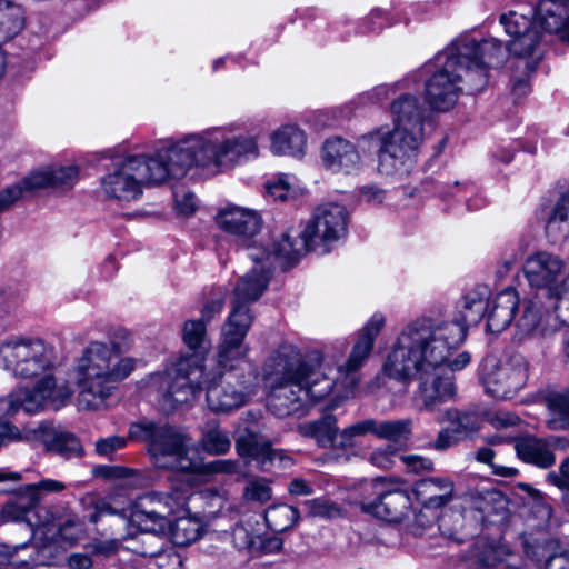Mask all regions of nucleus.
Segmentation results:
<instances>
[{"label":"nucleus","instance_id":"obj_1","mask_svg":"<svg viewBox=\"0 0 569 569\" xmlns=\"http://www.w3.org/2000/svg\"><path fill=\"white\" fill-rule=\"evenodd\" d=\"M250 136H228L219 129L192 133L158 149L152 156L134 154L118 161L101 179L102 193L118 202L139 199L143 188L184 178L192 168L217 173L258 157Z\"/></svg>","mask_w":569,"mask_h":569},{"label":"nucleus","instance_id":"obj_2","mask_svg":"<svg viewBox=\"0 0 569 569\" xmlns=\"http://www.w3.org/2000/svg\"><path fill=\"white\" fill-rule=\"evenodd\" d=\"M463 343V330L456 323L415 320L399 333L383 363V372L397 380L418 376L415 403L419 410L435 411L455 399L452 372L470 362L467 351L451 358Z\"/></svg>","mask_w":569,"mask_h":569},{"label":"nucleus","instance_id":"obj_3","mask_svg":"<svg viewBox=\"0 0 569 569\" xmlns=\"http://www.w3.org/2000/svg\"><path fill=\"white\" fill-rule=\"evenodd\" d=\"M505 51L498 39H456L437 56L441 67L427 80L426 100L435 111L453 108L462 92L476 93L488 83L489 70L503 63Z\"/></svg>","mask_w":569,"mask_h":569},{"label":"nucleus","instance_id":"obj_4","mask_svg":"<svg viewBox=\"0 0 569 569\" xmlns=\"http://www.w3.org/2000/svg\"><path fill=\"white\" fill-rule=\"evenodd\" d=\"M3 368L14 377L33 379L32 389H18L0 399V417L13 416L19 410L33 413L51 403L54 408L71 397L66 388H58L53 376L57 356L54 347L38 337H18L0 345Z\"/></svg>","mask_w":569,"mask_h":569},{"label":"nucleus","instance_id":"obj_5","mask_svg":"<svg viewBox=\"0 0 569 569\" xmlns=\"http://www.w3.org/2000/svg\"><path fill=\"white\" fill-rule=\"evenodd\" d=\"M268 407L278 417L296 413L328 396L338 380L312 369L292 346H281L263 365Z\"/></svg>","mask_w":569,"mask_h":569},{"label":"nucleus","instance_id":"obj_6","mask_svg":"<svg viewBox=\"0 0 569 569\" xmlns=\"http://www.w3.org/2000/svg\"><path fill=\"white\" fill-rule=\"evenodd\" d=\"M393 130L380 127L358 139L363 152H376L378 170L387 176L407 170L417 157L425 139V126L430 116L419 98L405 93L390 106Z\"/></svg>","mask_w":569,"mask_h":569},{"label":"nucleus","instance_id":"obj_7","mask_svg":"<svg viewBox=\"0 0 569 569\" xmlns=\"http://www.w3.org/2000/svg\"><path fill=\"white\" fill-rule=\"evenodd\" d=\"M500 23L509 36L505 51L517 60V68L523 77H529L542 59L541 29L555 33L559 39L569 40V0H540L538 7H530L527 12L510 10L500 16Z\"/></svg>","mask_w":569,"mask_h":569},{"label":"nucleus","instance_id":"obj_8","mask_svg":"<svg viewBox=\"0 0 569 569\" xmlns=\"http://www.w3.org/2000/svg\"><path fill=\"white\" fill-rule=\"evenodd\" d=\"M136 366L137 360L124 356L118 343L90 341L72 368L79 407L91 411L106 409L118 383L128 378Z\"/></svg>","mask_w":569,"mask_h":569},{"label":"nucleus","instance_id":"obj_9","mask_svg":"<svg viewBox=\"0 0 569 569\" xmlns=\"http://www.w3.org/2000/svg\"><path fill=\"white\" fill-rule=\"evenodd\" d=\"M249 347L237 341L234 345H224L220 337L217 351V366L221 370L218 375L204 373L200 392L207 388V402L216 412H228L246 403L248 397L257 386V369L248 358Z\"/></svg>","mask_w":569,"mask_h":569},{"label":"nucleus","instance_id":"obj_10","mask_svg":"<svg viewBox=\"0 0 569 569\" xmlns=\"http://www.w3.org/2000/svg\"><path fill=\"white\" fill-rule=\"evenodd\" d=\"M182 338L193 352L180 356L166 372L153 377V383L170 406L186 403L196 397L201 386L208 351L206 325L202 320L186 321Z\"/></svg>","mask_w":569,"mask_h":569},{"label":"nucleus","instance_id":"obj_11","mask_svg":"<svg viewBox=\"0 0 569 569\" xmlns=\"http://www.w3.org/2000/svg\"><path fill=\"white\" fill-rule=\"evenodd\" d=\"M130 438L143 441L153 466L187 475L194 456L192 439L181 428L154 421L143 420L132 423Z\"/></svg>","mask_w":569,"mask_h":569},{"label":"nucleus","instance_id":"obj_12","mask_svg":"<svg viewBox=\"0 0 569 569\" xmlns=\"http://www.w3.org/2000/svg\"><path fill=\"white\" fill-rule=\"evenodd\" d=\"M202 499V492H191L187 488H172L167 493L152 492L140 497L129 509L130 522L141 530L139 541L143 546L151 541L160 542L159 535H164L170 528L169 516L179 511L190 513Z\"/></svg>","mask_w":569,"mask_h":569},{"label":"nucleus","instance_id":"obj_13","mask_svg":"<svg viewBox=\"0 0 569 569\" xmlns=\"http://www.w3.org/2000/svg\"><path fill=\"white\" fill-rule=\"evenodd\" d=\"M247 256L254 266L238 280L234 287L231 311L221 328L220 337L224 338V345L244 342L253 321L249 303L262 296L272 277L271 263L263 261L256 247H248Z\"/></svg>","mask_w":569,"mask_h":569},{"label":"nucleus","instance_id":"obj_14","mask_svg":"<svg viewBox=\"0 0 569 569\" xmlns=\"http://www.w3.org/2000/svg\"><path fill=\"white\" fill-rule=\"evenodd\" d=\"M523 273L531 287L547 290L557 312L558 303L568 293L566 262L552 253L539 251L526 259Z\"/></svg>","mask_w":569,"mask_h":569},{"label":"nucleus","instance_id":"obj_15","mask_svg":"<svg viewBox=\"0 0 569 569\" xmlns=\"http://www.w3.org/2000/svg\"><path fill=\"white\" fill-rule=\"evenodd\" d=\"M529 363L525 356L512 353L499 363H492L483 375V385L497 399H510L528 380Z\"/></svg>","mask_w":569,"mask_h":569},{"label":"nucleus","instance_id":"obj_16","mask_svg":"<svg viewBox=\"0 0 569 569\" xmlns=\"http://www.w3.org/2000/svg\"><path fill=\"white\" fill-rule=\"evenodd\" d=\"M348 218V211L343 206L336 202L321 203L315 209L302 230V236L307 241H311L313 247L330 246L346 236Z\"/></svg>","mask_w":569,"mask_h":569},{"label":"nucleus","instance_id":"obj_17","mask_svg":"<svg viewBox=\"0 0 569 569\" xmlns=\"http://www.w3.org/2000/svg\"><path fill=\"white\" fill-rule=\"evenodd\" d=\"M383 326L385 317L381 313H375L360 330L348 361L339 368V373L345 377L342 383L346 385V393L355 390L357 385L356 372L370 356L375 340Z\"/></svg>","mask_w":569,"mask_h":569},{"label":"nucleus","instance_id":"obj_18","mask_svg":"<svg viewBox=\"0 0 569 569\" xmlns=\"http://www.w3.org/2000/svg\"><path fill=\"white\" fill-rule=\"evenodd\" d=\"M389 483L379 480L376 485L378 498L373 501L363 502L362 509L375 517L389 522H398L408 513L411 500L407 490L401 488H389Z\"/></svg>","mask_w":569,"mask_h":569},{"label":"nucleus","instance_id":"obj_19","mask_svg":"<svg viewBox=\"0 0 569 569\" xmlns=\"http://www.w3.org/2000/svg\"><path fill=\"white\" fill-rule=\"evenodd\" d=\"M216 219L223 231L236 236L243 243L251 240L261 229V217L258 211L236 204L221 208Z\"/></svg>","mask_w":569,"mask_h":569},{"label":"nucleus","instance_id":"obj_20","mask_svg":"<svg viewBox=\"0 0 569 569\" xmlns=\"http://www.w3.org/2000/svg\"><path fill=\"white\" fill-rule=\"evenodd\" d=\"M322 160L332 172L356 174L362 169L359 150L342 138L328 139L322 148Z\"/></svg>","mask_w":569,"mask_h":569},{"label":"nucleus","instance_id":"obj_21","mask_svg":"<svg viewBox=\"0 0 569 569\" xmlns=\"http://www.w3.org/2000/svg\"><path fill=\"white\" fill-rule=\"evenodd\" d=\"M489 297V287L479 284L463 296L460 302L459 317L453 319H437L425 317L420 318L419 320L456 323L462 328L465 340L467 337V328L469 326L477 325L482 319L488 307Z\"/></svg>","mask_w":569,"mask_h":569},{"label":"nucleus","instance_id":"obj_22","mask_svg":"<svg viewBox=\"0 0 569 569\" xmlns=\"http://www.w3.org/2000/svg\"><path fill=\"white\" fill-rule=\"evenodd\" d=\"M263 261L271 263V269L274 263L282 268L291 267L310 249H313L311 241L300 233V238H292L289 232H284L273 243L272 252H268L264 248L254 246Z\"/></svg>","mask_w":569,"mask_h":569},{"label":"nucleus","instance_id":"obj_23","mask_svg":"<svg viewBox=\"0 0 569 569\" xmlns=\"http://www.w3.org/2000/svg\"><path fill=\"white\" fill-rule=\"evenodd\" d=\"M518 306L519 296L513 288L508 287L497 293L495 298L488 302L487 330L492 333H500L506 330L512 322Z\"/></svg>","mask_w":569,"mask_h":569},{"label":"nucleus","instance_id":"obj_24","mask_svg":"<svg viewBox=\"0 0 569 569\" xmlns=\"http://www.w3.org/2000/svg\"><path fill=\"white\" fill-rule=\"evenodd\" d=\"M556 440L553 437L547 440L535 436H525L516 440L515 449L518 457L525 462L539 468H549L556 461L551 448Z\"/></svg>","mask_w":569,"mask_h":569},{"label":"nucleus","instance_id":"obj_25","mask_svg":"<svg viewBox=\"0 0 569 569\" xmlns=\"http://www.w3.org/2000/svg\"><path fill=\"white\" fill-rule=\"evenodd\" d=\"M36 437L46 449L60 456H79L82 451L79 439L71 432L51 425H40L34 430Z\"/></svg>","mask_w":569,"mask_h":569},{"label":"nucleus","instance_id":"obj_26","mask_svg":"<svg viewBox=\"0 0 569 569\" xmlns=\"http://www.w3.org/2000/svg\"><path fill=\"white\" fill-rule=\"evenodd\" d=\"M415 493L427 508H440L452 499L453 482L442 477L421 479L415 485Z\"/></svg>","mask_w":569,"mask_h":569},{"label":"nucleus","instance_id":"obj_27","mask_svg":"<svg viewBox=\"0 0 569 569\" xmlns=\"http://www.w3.org/2000/svg\"><path fill=\"white\" fill-rule=\"evenodd\" d=\"M43 188H50V171L49 168L32 172L21 181L4 188L0 191V212L8 210L24 193L33 192Z\"/></svg>","mask_w":569,"mask_h":569},{"label":"nucleus","instance_id":"obj_28","mask_svg":"<svg viewBox=\"0 0 569 569\" xmlns=\"http://www.w3.org/2000/svg\"><path fill=\"white\" fill-rule=\"evenodd\" d=\"M469 505L480 513L481 521L490 520L496 516L503 518L508 511V499L496 489L470 491Z\"/></svg>","mask_w":569,"mask_h":569},{"label":"nucleus","instance_id":"obj_29","mask_svg":"<svg viewBox=\"0 0 569 569\" xmlns=\"http://www.w3.org/2000/svg\"><path fill=\"white\" fill-rule=\"evenodd\" d=\"M300 435L312 438L322 448H337L339 430L337 419L332 415H325L321 418L300 423Z\"/></svg>","mask_w":569,"mask_h":569},{"label":"nucleus","instance_id":"obj_30","mask_svg":"<svg viewBox=\"0 0 569 569\" xmlns=\"http://www.w3.org/2000/svg\"><path fill=\"white\" fill-rule=\"evenodd\" d=\"M440 425L448 423L461 439H467L480 429L481 418L477 410L447 409L439 418Z\"/></svg>","mask_w":569,"mask_h":569},{"label":"nucleus","instance_id":"obj_31","mask_svg":"<svg viewBox=\"0 0 569 569\" xmlns=\"http://www.w3.org/2000/svg\"><path fill=\"white\" fill-rule=\"evenodd\" d=\"M236 449L242 457L253 458L261 471L272 470L271 447L262 443L257 433L247 429L236 441Z\"/></svg>","mask_w":569,"mask_h":569},{"label":"nucleus","instance_id":"obj_32","mask_svg":"<svg viewBox=\"0 0 569 569\" xmlns=\"http://www.w3.org/2000/svg\"><path fill=\"white\" fill-rule=\"evenodd\" d=\"M24 26V9L10 0H0V46L19 34Z\"/></svg>","mask_w":569,"mask_h":569},{"label":"nucleus","instance_id":"obj_33","mask_svg":"<svg viewBox=\"0 0 569 569\" xmlns=\"http://www.w3.org/2000/svg\"><path fill=\"white\" fill-rule=\"evenodd\" d=\"M306 147V134L296 126H283L271 136V151L274 154H301Z\"/></svg>","mask_w":569,"mask_h":569},{"label":"nucleus","instance_id":"obj_34","mask_svg":"<svg viewBox=\"0 0 569 569\" xmlns=\"http://www.w3.org/2000/svg\"><path fill=\"white\" fill-rule=\"evenodd\" d=\"M569 216V191H559L546 213V232L552 240L560 238Z\"/></svg>","mask_w":569,"mask_h":569},{"label":"nucleus","instance_id":"obj_35","mask_svg":"<svg viewBox=\"0 0 569 569\" xmlns=\"http://www.w3.org/2000/svg\"><path fill=\"white\" fill-rule=\"evenodd\" d=\"M548 408V427L565 430L569 427V396L567 392L549 391L545 397Z\"/></svg>","mask_w":569,"mask_h":569},{"label":"nucleus","instance_id":"obj_36","mask_svg":"<svg viewBox=\"0 0 569 569\" xmlns=\"http://www.w3.org/2000/svg\"><path fill=\"white\" fill-rule=\"evenodd\" d=\"M508 553L506 547L479 539L472 547L469 559L476 568L487 569L501 562Z\"/></svg>","mask_w":569,"mask_h":569},{"label":"nucleus","instance_id":"obj_37","mask_svg":"<svg viewBox=\"0 0 569 569\" xmlns=\"http://www.w3.org/2000/svg\"><path fill=\"white\" fill-rule=\"evenodd\" d=\"M412 433V420L410 418L399 420H376L373 436L379 439L398 442L408 440Z\"/></svg>","mask_w":569,"mask_h":569},{"label":"nucleus","instance_id":"obj_38","mask_svg":"<svg viewBox=\"0 0 569 569\" xmlns=\"http://www.w3.org/2000/svg\"><path fill=\"white\" fill-rule=\"evenodd\" d=\"M172 540L178 546H188L201 535V520L189 515L181 516L174 522L170 521L169 530Z\"/></svg>","mask_w":569,"mask_h":569},{"label":"nucleus","instance_id":"obj_39","mask_svg":"<svg viewBox=\"0 0 569 569\" xmlns=\"http://www.w3.org/2000/svg\"><path fill=\"white\" fill-rule=\"evenodd\" d=\"M298 518L299 511L286 503L273 505L264 512L268 527L276 532L288 530L296 523Z\"/></svg>","mask_w":569,"mask_h":569},{"label":"nucleus","instance_id":"obj_40","mask_svg":"<svg viewBox=\"0 0 569 569\" xmlns=\"http://www.w3.org/2000/svg\"><path fill=\"white\" fill-rule=\"evenodd\" d=\"M239 467L236 461L232 460H214L210 462H204L202 459L194 457L192 460V466H190L188 470V476H211L217 473H236Z\"/></svg>","mask_w":569,"mask_h":569},{"label":"nucleus","instance_id":"obj_41","mask_svg":"<svg viewBox=\"0 0 569 569\" xmlns=\"http://www.w3.org/2000/svg\"><path fill=\"white\" fill-rule=\"evenodd\" d=\"M161 546H163V542ZM134 551L144 557H154L156 563L160 569H180L182 566L180 555L172 547H168L166 549L162 547L153 548L149 543L142 546L141 549L136 548Z\"/></svg>","mask_w":569,"mask_h":569},{"label":"nucleus","instance_id":"obj_42","mask_svg":"<svg viewBox=\"0 0 569 569\" xmlns=\"http://www.w3.org/2000/svg\"><path fill=\"white\" fill-rule=\"evenodd\" d=\"M28 496L29 492L26 490V487H20L14 498L3 507V518L11 521L24 520L28 512L37 506V503H31Z\"/></svg>","mask_w":569,"mask_h":569},{"label":"nucleus","instance_id":"obj_43","mask_svg":"<svg viewBox=\"0 0 569 569\" xmlns=\"http://www.w3.org/2000/svg\"><path fill=\"white\" fill-rule=\"evenodd\" d=\"M203 451L212 456L224 455L231 447V440L227 432L218 427L208 429L200 441Z\"/></svg>","mask_w":569,"mask_h":569},{"label":"nucleus","instance_id":"obj_44","mask_svg":"<svg viewBox=\"0 0 569 569\" xmlns=\"http://www.w3.org/2000/svg\"><path fill=\"white\" fill-rule=\"evenodd\" d=\"M375 419H365L339 431L337 449H348L356 446V439L368 433L373 435Z\"/></svg>","mask_w":569,"mask_h":569},{"label":"nucleus","instance_id":"obj_45","mask_svg":"<svg viewBox=\"0 0 569 569\" xmlns=\"http://www.w3.org/2000/svg\"><path fill=\"white\" fill-rule=\"evenodd\" d=\"M242 496L250 502L267 503L272 498L271 481L267 478H252L246 483Z\"/></svg>","mask_w":569,"mask_h":569},{"label":"nucleus","instance_id":"obj_46","mask_svg":"<svg viewBox=\"0 0 569 569\" xmlns=\"http://www.w3.org/2000/svg\"><path fill=\"white\" fill-rule=\"evenodd\" d=\"M83 533V525L76 516H69L58 525L54 540L57 542H64L73 545L78 541Z\"/></svg>","mask_w":569,"mask_h":569},{"label":"nucleus","instance_id":"obj_47","mask_svg":"<svg viewBox=\"0 0 569 569\" xmlns=\"http://www.w3.org/2000/svg\"><path fill=\"white\" fill-rule=\"evenodd\" d=\"M50 188L56 190H68L73 187L78 179V169L73 166L49 168Z\"/></svg>","mask_w":569,"mask_h":569},{"label":"nucleus","instance_id":"obj_48","mask_svg":"<svg viewBox=\"0 0 569 569\" xmlns=\"http://www.w3.org/2000/svg\"><path fill=\"white\" fill-rule=\"evenodd\" d=\"M26 490L29 492V500L31 503H39L48 493L61 492L66 489V485L61 481L53 479H43L37 483L26 485Z\"/></svg>","mask_w":569,"mask_h":569},{"label":"nucleus","instance_id":"obj_49","mask_svg":"<svg viewBox=\"0 0 569 569\" xmlns=\"http://www.w3.org/2000/svg\"><path fill=\"white\" fill-rule=\"evenodd\" d=\"M540 322V310L533 303L526 305L522 315L517 320L516 326L523 335L531 333Z\"/></svg>","mask_w":569,"mask_h":569},{"label":"nucleus","instance_id":"obj_50","mask_svg":"<svg viewBox=\"0 0 569 569\" xmlns=\"http://www.w3.org/2000/svg\"><path fill=\"white\" fill-rule=\"evenodd\" d=\"M267 193L274 200L287 201L295 191L287 176H280L266 184Z\"/></svg>","mask_w":569,"mask_h":569},{"label":"nucleus","instance_id":"obj_51","mask_svg":"<svg viewBox=\"0 0 569 569\" xmlns=\"http://www.w3.org/2000/svg\"><path fill=\"white\" fill-rule=\"evenodd\" d=\"M128 443V439L121 436H110L100 438L94 443L96 452L101 457L112 458V455L123 449Z\"/></svg>","mask_w":569,"mask_h":569},{"label":"nucleus","instance_id":"obj_52","mask_svg":"<svg viewBox=\"0 0 569 569\" xmlns=\"http://www.w3.org/2000/svg\"><path fill=\"white\" fill-rule=\"evenodd\" d=\"M461 440V437L457 435L450 426H448L438 432L436 439L428 443V448L442 452L456 446Z\"/></svg>","mask_w":569,"mask_h":569},{"label":"nucleus","instance_id":"obj_53","mask_svg":"<svg viewBox=\"0 0 569 569\" xmlns=\"http://www.w3.org/2000/svg\"><path fill=\"white\" fill-rule=\"evenodd\" d=\"M232 542L239 550L256 551L257 537L242 525H237L232 530Z\"/></svg>","mask_w":569,"mask_h":569},{"label":"nucleus","instance_id":"obj_54","mask_svg":"<svg viewBox=\"0 0 569 569\" xmlns=\"http://www.w3.org/2000/svg\"><path fill=\"white\" fill-rule=\"evenodd\" d=\"M176 208L179 213L190 216L194 213L198 207V201L194 193L187 190H177L174 192Z\"/></svg>","mask_w":569,"mask_h":569},{"label":"nucleus","instance_id":"obj_55","mask_svg":"<svg viewBox=\"0 0 569 569\" xmlns=\"http://www.w3.org/2000/svg\"><path fill=\"white\" fill-rule=\"evenodd\" d=\"M400 460L406 469L412 473L430 471L433 468V462L430 459L418 455H403L400 457Z\"/></svg>","mask_w":569,"mask_h":569},{"label":"nucleus","instance_id":"obj_56","mask_svg":"<svg viewBox=\"0 0 569 569\" xmlns=\"http://www.w3.org/2000/svg\"><path fill=\"white\" fill-rule=\"evenodd\" d=\"M306 506L309 515L312 517L330 518L338 511L333 503L322 499L306 501Z\"/></svg>","mask_w":569,"mask_h":569},{"label":"nucleus","instance_id":"obj_57","mask_svg":"<svg viewBox=\"0 0 569 569\" xmlns=\"http://www.w3.org/2000/svg\"><path fill=\"white\" fill-rule=\"evenodd\" d=\"M548 481L561 490L569 489V457L565 458L559 468V472H550L547 476Z\"/></svg>","mask_w":569,"mask_h":569},{"label":"nucleus","instance_id":"obj_58","mask_svg":"<svg viewBox=\"0 0 569 569\" xmlns=\"http://www.w3.org/2000/svg\"><path fill=\"white\" fill-rule=\"evenodd\" d=\"M282 548V540L279 537H257L256 551L263 553L278 552Z\"/></svg>","mask_w":569,"mask_h":569},{"label":"nucleus","instance_id":"obj_59","mask_svg":"<svg viewBox=\"0 0 569 569\" xmlns=\"http://www.w3.org/2000/svg\"><path fill=\"white\" fill-rule=\"evenodd\" d=\"M396 449L393 446L388 445L385 449H378L371 455V461L373 465L380 468H390L392 461L391 456Z\"/></svg>","mask_w":569,"mask_h":569},{"label":"nucleus","instance_id":"obj_60","mask_svg":"<svg viewBox=\"0 0 569 569\" xmlns=\"http://www.w3.org/2000/svg\"><path fill=\"white\" fill-rule=\"evenodd\" d=\"M101 471L106 477L133 478L134 482H140L141 479L137 471L121 467H102Z\"/></svg>","mask_w":569,"mask_h":569},{"label":"nucleus","instance_id":"obj_61","mask_svg":"<svg viewBox=\"0 0 569 569\" xmlns=\"http://www.w3.org/2000/svg\"><path fill=\"white\" fill-rule=\"evenodd\" d=\"M223 308V301L221 299H214L208 302L202 311L201 319L203 322L210 321L216 315L220 313Z\"/></svg>","mask_w":569,"mask_h":569},{"label":"nucleus","instance_id":"obj_62","mask_svg":"<svg viewBox=\"0 0 569 569\" xmlns=\"http://www.w3.org/2000/svg\"><path fill=\"white\" fill-rule=\"evenodd\" d=\"M288 489L290 493L297 496H309L313 492L311 485L302 478H295Z\"/></svg>","mask_w":569,"mask_h":569},{"label":"nucleus","instance_id":"obj_63","mask_svg":"<svg viewBox=\"0 0 569 569\" xmlns=\"http://www.w3.org/2000/svg\"><path fill=\"white\" fill-rule=\"evenodd\" d=\"M68 565L71 569H90L92 560L87 555L74 553L69 557Z\"/></svg>","mask_w":569,"mask_h":569},{"label":"nucleus","instance_id":"obj_64","mask_svg":"<svg viewBox=\"0 0 569 569\" xmlns=\"http://www.w3.org/2000/svg\"><path fill=\"white\" fill-rule=\"evenodd\" d=\"M493 426L496 427H509L518 423L519 418L509 412H497L491 419Z\"/></svg>","mask_w":569,"mask_h":569}]
</instances>
